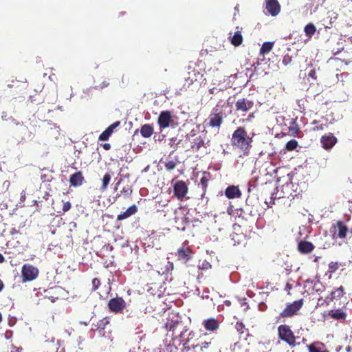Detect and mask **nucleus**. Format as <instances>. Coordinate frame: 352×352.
<instances>
[{
	"mask_svg": "<svg viewBox=\"0 0 352 352\" xmlns=\"http://www.w3.org/2000/svg\"><path fill=\"white\" fill-rule=\"evenodd\" d=\"M21 348H16V346L12 345L11 352H21Z\"/></svg>",
	"mask_w": 352,
	"mask_h": 352,
	"instance_id": "49",
	"label": "nucleus"
},
{
	"mask_svg": "<svg viewBox=\"0 0 352 352\" xmlns=\"http://www.w3.org/2000/svg\"><path fill=\"white\" fill-rule=\"evenodd\" d=\"M188 191V188L185 182L180 180L176 182L173 186L174 196L179 201L184 200Z\"/></svg>",
	"mask_w": 352,
	"mask_h": 352,
	"instance_id": "6",
	"label": "nucleus"
},
{
	"mask_svg": "<svg viewBox=\"0 0 352 352\" xmlns=\"http://www.w3.org/2000/svg\"><path fill=\"white\" fill-rule=\"evenodd\" d=\"M138 206L135 204L129 207L124 212L120 213L117 216V221H121L122 220H124L126 219L129 218L132 215H134L138 212Z\"/></svg>",
	"mask_w": 352,
	"mask_h": 352,
	"instance_id": "22",
	"label": "nucleus"
},
{
	"mask_svg": "<svg viewBox=\"0 0 352 352\" xmlns=\"http://www.w3.org/2000/svg\"><path fill=\"white\" fill-rule=\"evenodd\" d=\"M303 299L296 300L292 303H289L286 305L285 308L280 312V316L281 318H290L297 314L298 311L301 309L303 305Z\"/></svg>",
	"mask_w": 352,
	"mask_h": 352,
	"instance_id": "4",
	"label": "nucleus"
},
{
	"mask_svg": "<svg viewBox=\"0 0 352 352\" xmlns=\"http://www.w3.org/2000/svg\"><path fill=\"white\" fill-rule=\"evenodd\" d=\"M277 331L278 337L280 340L291 347L296 346V336L289 325L280 324L278 327Z\"/></svg>",
	"mask_w": 352,
	"mask_h": 352,
	"instance_id": "2",
	"label": "nucleus"
},
{
	"mask_svg": "<svg viewBox=\"0 0 352 352\" xmlns=\"http://www.w3.org/2000/svg\"><path fill=\"white\" fill-rule=\"evenodd\" d=\"M254 104V103L252 100L243 98L237 100L235 103V108L236 111L247 112L252 109Z\"/></svg>",
	"mask_w": 352,
	"mask_h": 352,
	"instance_id": "11",
	"label": "nucleus"
},
{
	"mask_svg": "<svg viewBox=\"0 0 352 352\" xmlns=\"http://www.w3.org/2000/svg\"><path fill=\"white\" fill-rule=\"evenodd\" d=\"M100 285V280L95 278L92 280V291H96Z\"/></svg>",
	"mask_w": 352,
	"mask_h": 352,
	"instance_id": "40",
	"label": "nucleus"
},
{
	"mask_svg": "<svg viewBox=\"0 0 352 352\" xmlns=\"http://www.w3.org/2000/svg\"><path fill=\"white\" fill-rule=\"evenodd\" d=\"M235 328L239 334H243L244 333L245 325L242 322H237L235 324Z\"/></svg>",
	"mask_w": 352,
	"mask_h": 352,
	"instance_id": "39",
	"label": "nucleus"
},
{
	"mask_svg": "<svg viewBox=\"0 0 352 352\" xmlns=\"http://www.w3.org/2000/svg\"><path fill=\"white\" fill-rule=\"evenodd\" d=\"M345 294L344 288L343 286H340L335 288L329 295H328L324 299V302L326 305H329L333 300L340 298Z\"/></svg>",
	"mask_w": 352,
	"mask_h": 352,
	"instance_id": "14",
	"label": "nucleus"
},
{
	"mask_svg": "<svg viewBox=\"0 0 352 352\" xmlns=\"http://www.w3.org/2000/svg\"><path fill=\"white\" fill-rule=\"evenodd\" d=\"M177 166V162L173 160H169L165 162L164 166L166 169L168 171H170L175 168Z\"/></svg>",
	"mask_w": 352,
	"mask_h": 352,
	"instance_id": "38",
	"label": "nucleus"
},
{
	"mask_svg": "<svg viewBox=\"0 0 352 352\" xmlns=\"http://www.w3.org/2000/svg\"><path fill=\"white\" fill-rule=\"evenodd\" d=\"M202 325L206 331H214L219 328V322L214 318H210L204 320Z\"/></svg>",
	"mask_w": 352,
	"mask_h": 352,
	"instance_id": "21",
	"label": "nucleus"
},
{
	"mask_svg": "<svg viewBox=\"0 0 352 352\" xmlns=\"http://www.w3.org/2000/svg\"><path fill=\"white\" fill-rule=\"evenodd\" d=\"M327 316L335 320L343 322L346 320L347 315L342 309H337L329 311Z\"/></svg>",
	"mask_w": 352,
	"mask_h": 352,
	"instance_id": "18",
	"label": "nucleus"
},
{
	"mask_svg": "<svg viewBox=\"0 0 352 352\" xmlns=\"http://www.w3.org/2000/svg\"><path fill=\"white\" fill-rule=\"evenodd\" d=\"M292 286L291 284L287 283L285 288H286V289H292Z\"/></svg>",
	"mask_w": 352,
	"mask_h": 352,
	"instance_id": "57",
	"label": "nucleus"
},
{
	"mask_svg": "<svg viewBox=\"0 0 352 352\" xmlns=\"http://www.w3.org/2000/svg\"><path fill=\"white\" fill-rule=\"evenodd\" d=\"M212 175L210 172H204L202 177L200 179V184L201 185L204 193H205L207 190L208 185L209 181L211 179Z\"/></svg>",
	"mask_w": 352,
	"mask_h": 352,
	"instance_id": "28",
	"label": "nucleus"
},
{
	"mask_svg": "<svg viewBox=\"0 0 352 352\" xmlns=\"http://www.w3.org/2000/svg\"><path fill=\"white\" fill-rule=\"evenodd\" d=\"M225 304L227 305V306H230L231 305V302L229 300H226L225 301Z\"/></svg>",
	"mask_w": 352,
	"mask_h": 352,
	"instance_id": "58",
	"label": "nucleus"
},
{
	"mask_svg": "<svg viewBox=\"0 0 352 352\" xmlns=\"http://www.w3.org/2000/svg\"><path fill=\"white\" fill-rule=\"evenodd\" d=\"M236 30L234 34L229 38L231 44L234 47L241 45L243 40L241 34L242 28L236 27Z\"/></svg>",
	"mask_w": 352,
	"mask_h": 352,
	"instance_id": "24",
	"label": "nucleus"
},
{
	"mask_svg": "<svg viewBox=\"0 0 352 352\" xmlns=\"http://www.w3.org/2000/svg\"><path fill=\"white\" fill-rule=\"evenodd\" d=\"M231 145L238 150L242 155L248 156L252 147L253 137H250L245 127H237L232 134Z\"/></svg>",
	"mask_w": 352,
	"mask_h": 352,
	"instance_id": "1",
	"label": "nucleus"
},
{
	"mask_svg": "<svg viewBox=\"0 0 352 352\" xmlns=\"http://www.w3.org/2000/svg\"><path fill=\"white\" fill-rule=\"evenodd\" d=\"M109 85V83H104L103 82V85L102 87H107Z\"/></svg>",
	"mask_w": 352,
	"mask_h": 352,
	"instance_id": "60",
	"label": "nucleus"
},
{
	"mask_svg": "<svg viewBox=\"0 0 352 352\" xmlns=\"http://www.w3.org/2000/svg\"><path fill=\"white\" fill-rule=\"evenodd\" d=\"M72 208V204L69 201L65 202L63 206V211L64 212H67Z\"/></svg>",
	"mask_w": 352,
	"mask_h": 352,
	"instance_id": "44",
	"label": "nucleus"
},
{
	"mask_svg": "<svg viewBox=\"0 0 352 352\" xmlns=\"http://www.w3.org/2000/svg\"><path fill=\"white\" fill-rule=\"evenodd\" d=\"M182 324L180 317L177 314H171L166 318V322L164 324V328L170 331L175 332V331Z\"/></svg>",
	"mask_w": 352,
	"mask_h": 352,
	"instance_id": "9",
	"label": "nucleus"
},
{
	"mask_svg": "<svg viewBox=\"0 0 352 352\" xmlns=\"http://www.w3.org/2000/svg\"><path fill=\"white\" fill-rule=\"evenodd\" d=\"M289 132L292 135H296L300 131V128L294 120H292L289 122V126H288Z\"/></svg>",
	"mask_w": 352,
	"mask_h": 352,
	"instance_id": "32",
	"label": "nucleus"
},
{
	"mask_svg": "<svg viewBox=\"0 0 352 352\" xmlns=\"http://www.w3.org/2000/svg\"><path fill=\"white\" fill-rule=\"evenodd\" d=\"M102 148L106 150V151H108L111 148V146L109 143H104L102 144Z\"/></svg>",
	"mask_w": 352,
	"mask_h": 352,
	"instance_id": "46",
	"label": "nucleus"
},
{
	"mask_svg": "<svg viewBox=\"0 0 352 352\" xmlns=\"http://www.w3.org/2000/svg\"><path fill=\"white\" fill-rule=\"evenodd\" d=\"M5 261V258L0 253V263H2Z\"/></svg>",
	"mask_w": 352,
	"mask_h": 352,
	"instance_id": "56",
	"label": "nucleus"
},
{
	"mask_svg": "<svg viewBox=\"0 0 352 352\" xmlns=\"http://www.w3.org/2000/svg\"><path fill=\"white\" fill-rule=\"evenodd\" d=\"M243 306H245V307H244L245 310L248 309V305H247V302L245 301L241 303V307H243Z\"/></svg>",
	"mask_w": 352,
	"mask_h": 352,
	"instance_id": "55",
	"label": "nucleus"
},
{
	"mask_svg": "<svg viewBox=\"0 0 352 352\" xmlns=\"http://www.w3.org/2000/svg\"><path fill=\"white\" fill-rule=\"evenodd\" d=\"M188 342H189V339L181 340V343H182V344L184 346H186L188 343Z\"/></svg>",
	"mask_w": 352,
	"mask_h": 352,
	"instance_id": "51",
	"label": "nucleus"
},
{
	"mask_svg": "<svg viewBox=\"0 0 352 352\" xmlns=\"http://www.w3.org/2000/svg\"><path fill=\"white\" fill-rule=\"evenodd\" d=\"M192 73H193L192 74H193L194 76H195V70H193V71H192Z\"/></svg>",
	"mask_w": 352,
	"mask_h": 352,
	"instance_id": "62",
	"label": "nucleus"
},
{
	"mask_svg": "<svg viewBox=\"0 0 352 352\" xmlns=\"http://www.w3.org/2000/svg\"><path fill=\"white\" fill-rule=\"evenodd\" d=\"M274 46V43L272 42H265L261 49H260V54H268L271 50H272Z\"/></svg>",
	"mask_w": 352,
	"mask_h": 352,
	"instance_id": "33",
	"label": "nucleus"
},
{
	"mask_svg": "<svg viewBox=\"0 0 352 352\" xmlns=\"http://www.w3.org/2000/svg\"><path fill=\"white\" fill-rule=\"evenodd\" d=\"M126 303L122 297H116L110 299L108 302V307L111 312L114 314H122L126 308Z\"/></svg>",
	"mask_w": 352,
	"mask_h": 352,
	"instance_id": "5",
	"label": "nucleus"
},
{
	"mask_svg": "<svg viewBox=\"0 0 352 352\" xmlns=\"http://www.w3.org/2000/svg\"><path fill=\"white\" fill-rule=\"evenodd\" d=\"M140 134L143 138H148L154 133V129L152 125L149 124H143L140 130Z\"/></svg>",
	"mask_w": 352,
	"mask_h": 352,
	"instance_id": "26",
	"label": "nucleus"
},
{
	"mask_svg": "<svg viewBox=\"0 0 352 352\" xmlns=\"http://www.w3.org/2000/svg\"><path fill=\"white\" fill-rule=\"evenodd\" d=\"M120 125V121H116L109 126L100 135L98 140L100 141L108 140L109 137L111 135L113 130Z\"/></svg>",
	"mask_w": 352,
	"mask_h": 352,
	"instance_id": "20",
	"label": "nucleus"
},
{
	"mask_svg": "<svg viewBox=\"0 0 352 352\" xmlns=\"http://www.w3.org/2000/svg\"><path fill=\"white\" fill-rule=\"evenodd\" d=\"M179 260L186 263L192 257V251L189 247L182 245L180 247L177 253Z\"/></svg>",
	"mask_w": 352,
	"mask_h": 352,
	"instance_id": "17",
	"label": "nucleus"
},
{
	"mask_svg": "<svg viewBox=\"0 0 352 352\" xmlns=\"http://www.w3.org/2000/svg\"><path fill=\"white\" fill-rule=\"evenodd\" d=\"M208 125L211 127L220 128L223 122V113L218 109H213L212 112L208 117Z\"/></svg>",
	"mask_w": 352,
	"mask_h": 352,
	"instance_id": "7",
	"label": "nucleus"
},
{
	"mask_svg": "<svg viewBox=\"0 0 352 352\" xmlns=\"http://www.w3.org/2000/svg\"><path fill=\"white\" fill-rule=\"evenodd\" d=\"M4 288V283L0 279V292L2 291V289Z\"/></svg>",
	"mask_w": 352,
	"mask_h": 352,
	"instance_id": "52",
	"label": "nucleus"
},
{
	"mask_svg": "<svg viewBox=\"0 0 352 352\" xmlns=\"http://www.w3.org/2000/svg\"><path fill=\"white\" fill-rule=\"evenodd\" d=\"M292 60V56L289 54H286L283 56L282 63L283 65H287L289 63H291Z\"/></svg>",
	"mask_w": 352,
	"mask_h": 352,
	"instance_id": "42",
	"label": "nucleus"
},
{
	"mask_svg": "<svg viewBox=\"0 0 352 352\" xmlns=\"http://www.w3.org/2000/svg\"><path fill=\"white\" fill-rule=\"evenodd\" d=\"M39 274L36 267L30 264H24L21 268V278L23 283L30 282L35 280Z\"/></svg>",
	"mask_w": 352,
	"mask_h": 352,
	"instance_id": "3",
	"label": "nucleus"
},
{
	"mask_svg": "<svg viewBox=\"0 0 352 352\" xmlns=\"http://www.w3.org/2000/svg\"><path fill=\"white\" fill-rule=\"evenodd\" d=\"M216 90H217V89L215 87H213V88L210 89L209 92L211 94H214L216 92Z\"/></svg>",
	"mask_w": 352,
	"mask_h": 352,
	"instance_id": "53",
	"label": "nucleus"
},
{
	"mask_svg": "<svg viewBox=\"0 0 352 352\" xmlns=\"http://www.w3.org/2000/svg\"><path fill=\"white\" fill-rule=\"evenodd\" d=\"M337 142V138L332 133H328L322 135L320 140L322 147L327 151L331 150Z\"/></svg>",
	"mask_w": 352,
	"mask_h": 352,
	"instance_id": "8",
	"label": "nucleus"
},
{
	"mask_svg": "<svg viewBox=\"0 0 352 352\" xmlns=\"http://www.w3.org/2000/svg\"><path fill=\"white\" fill-rule=\"evenodd\" d=\"M172 122V116L170 111H163L158 117V124L160 129H166L169 126Z\"/></svg>",
	"mask_w": 352,
	"mask_h": 352,
	"instance_id": "15",
	"label": "nucleus"
},
{
	"mask_svg": "<svg viewBox=\"0 0 352 352\" xmlns=\"http://www.w3.org/2000/svg\"><path fill=\"white\" fill-rule=\"evenodd\" d=\"M323 348L324 345L321 343H313L308 346L309 352H328Z\"/></svg>",
	"mask_w": 352,
	"mask_h": 352,
	"instance_id": "31",
	"label": "nucleus"
},
{
	"mask_svg": "<svg viewBox=\"0 0 352 352\" xmlns=\"http://www.w3.org/2000/svg\"><path fill=\"white\" fill-rule=\"evenodd\" d=\"M265 9L271 16H276L280 12V5L278 0H265Z\"/></svg>",
	"mask_w": 352,
	"mask_h": 352,
	"instance_id": "12",
	"label": "nucleus"
},
{
	"mask_svg": "<svg viewBox=\"0 0 352 352\" xmlns=\"http://www.w3.org/2000/svg\"><path fill=\"white\" fill-rule=\"evenodd\" d=\"M304 31L306 36L311 38L316 33V28L313 23H310L305 27Z\"/></svg>",
	"mask_w": 352,
	"mask_h": 352,
	"instance_id": "34",
	"label": "nucleus"
},
{
	"mask_svg": "<svg viewBox=\"0 0 352 352\" xmlns=\"http://www.w3.org/2000/svg\"><path fill=\"white\" fill-rule=\"evenodd\" d=\"M225 195L228 199L239 198L241 196V192L238 186H230L226 189Z\"/></svg>",
	"mask_w": 352,
	"mask_h": 352,
	"instance_id": "25",
	"label": "nucleus"
},
{
	"mask_svg": "<svg viewBox=\"0 0 352 352\" xmlns=\"http://www.w3.org/2000/svg\"><path fill=\"white\" fill-rule=\"evenodd\" d=\"M2 319H3L2 314H1V313L0 312V323H1V321H2Z\"/></svg>",
	"mask_w": 352,
	"mask_h": 352,
	"instance_id": "61",
	"label": "nucleus"
},
{
	"mask_svg": "<svg viewBox=\"0 0 352 352\" xmlns=\"http://www.w3.org/2000/svg\"><path fill=\"white\" fill-rule=\"evenodd\" d=\"M235 10H236L237 11H239L238 6H236V7H235Z\"/></svg>",
	"mask_w": 352,
	"mask_h": 352,
	"instance_id": "63",
	"label": "nucleus"
},
{
	"mask_svg": "<svg viewBox=\"0 0 352 352\" xmlns=\"http://www.w3.org/2000/svg\"><path fill=\"white\" fill-rule=\"evenodd\" d=\"M188 76L187 78H186V84H187L188 87H189L190 85H191L194 81H195L197 79L194 78L192 76V74L191 72H188Z\"/></svg>",
	"mask_w": 352,
	"mask_h": 352,
	"instance_id": "41",
	"label": "nucleus"
},
{
	"mask_svg": "<svg viewBox=\"0 0 352 352\" xmlns=\"http://www.w3.org/2000/svg\"><path fill=\"white\" fill-rule=\"evenodd\" d=\"M324 299L322 297H320L318 300V305H320V306H322L324 305H325V303L324 302Z\"/></svg>",
	"mask_w": 352,
	"mask_h": 352,
	"instance_id": "50",
	"label": "nucleus"
},
{
	"mask_svg": "<svg viewBox=\"0 0 352 352\" xmlns=\"http://www.w3.org/2000/svg\"><path fill=\"white\" fill-rule=\"evenodd\" d=\"M254 118V113H250L248 117V120H250L251 119Z\"/></svg>",
	"mask_w": 352,
	"mask_h": 352,
	"instance_id": "54",
	"label": "nucleus"
},
{
	"mask_svg": "<svg viewBox=\"0 0 352 352\" xmlns=\"http://www.w3.org/2000/svg\"><path fill=\"white\" fill-rule=\"evenodd\" d=\"M298 146V142L296 140H291L288 141L285 145V148L287 151H292L295 150Z\"/></svg>",
	"mask_w": 352,
	"mask_h": 352,
	"instance_id": "37",
	"label": "nucleus"
},
{
	"mask_svg": "<svg viewBox=\"0 0 352 352\" xmlns=\"http://www.w3.org/2000/svg\"><path fill=\"white\" fill-rule=\"evenodd\" d=\"M340 264L338 262H330L328 265V273L330 274V276L332 274L335 273L340 267Z\"/></svg>",
	"mask_w": 352,
	"mask_h": 352,
	"instance_id": "36",
	"label": "nucleus"
},
{
	"mask_svg": "<svg viewBox=\"0 0 352 352\" xmlns=\"http://www.w3.org/2000/svg\"><path fill=\"white\" fill-rule=\"evenodd\" d=\"M315 248L314 245L309 241H300L298 243L297 249L298 252L302 254H307L311 253Z\"/></svg>",
	"mask_w": 352,
	"mask_h": 352,
	"instance_id": "19",
	"label": "nucleus"
},
{
	"mask_svg": "<svg viewBox=\"0 0 352 352\" xmlns=\"http://www.w3.org/2000/svg\"><path fill=\"white\" fill-rule=\"evenodd\" d=\"M188 330V328L185 326L184 327L182 331H181L180 334L178 336L179 338H182L184 335V333ZM177 338V336H175V335H173L172 336V340L174 341L175 340H176Z\"/></svg>",
	"mask_w": 352,
	"mask_h": 352,
	"instance_id": "43",
	"label": "nucleus"
},
{
	"mask_svg": "<svg viewBox=\"0 0 352 352\" xmlns=\"http://www.w3.org/2000/svg\"><path fill=\"white\" fill-rule=\"evenodd\" d=\"M109 324V318L108 317L103 318L96 322L91 324V331L98 332L100 336H104V331Z\"/></svg>",
	"mask_w": 352,
	"mask_h": 352,
	"instance_id": "10",
	"label": "nucleus"
},
{
	"mask_svg": "<svg viewBox=\"0 0 352 352\" xmlns=\"http://www.w3.org/2000/svg\"><path fill=\"white\" fill-rule=\"evenodd\" d=\"M25 198H26V193H25V190H23L21 192V196H20V200L21 201H24L25 200Z\"/></svg>",
	"mask_w": 352,
	"mask_h": 352,
	"instance_id": "47",
	"label": "nucleus"
},
{
	"mask_svg": "<svg viewBox=\"0 0 352 352\" xmlns=\"http://www.w3.org/2000/svg\"><path fill=\"white\" fill-rule=\"evenodd\" d=\"M305 284V287L311 286V290L318 294H321L325 290V286L318 278L315 280L307 279Z\"/></svg>",
	"mask_w": 352,
	"mask_h": 352,
	"instance_id": "16",
	"label": "nucleus"
},
{
	"mask_svg": "<svg viewBox=\"0 0 352 352\" xmlns=\"http://www.w3.org/2000/svg\"><path fill=\"white\" fill-rule=\"evenodd\" d=\"M337 228H338V237L344 239L348 231L347 227L342 222L338 221L337 223Z\"/></svg>",
	"mask_w": 352,
	"mask_h": 352,
	"instance_id": "29",
	"label": "nucleus"
},
{
	"mask_svg": "<svg viewBox=\"0 0 352 352\" xmlns=\"http://www.w3.org/2000/svg\"><path fill=\"white\" fill-rule=\"evenodd\" d=\"M111 175L109 173H106L102 179V186L100 189L102 190H105L107 188V186L111 181Z\"/></svg>",
	"mask_w": 352,
	"mask_h": 352,
	"instance_id": "35",
	"label": "nucleus"
},
{
	"mask_svg": "<svg viewBox=\"0 0 352 352\" xmlns=\"http://www.w3.org/2000/svg\"><path fill=\"white\" fill-rule=\"evenodd\" d=\"M85 178L81 171L76 172L72 174L69 178V184L71 186L78 187L81 186L84 182Z\"/></svg>",
	"mask_w": 352,
	"mask_h": 352,
	"instance_id": "23",
	"label": "nucleus"
},
{
	"mask_svg": "<svg viewBox=\"0 0 352 352\" xmlns=\"http://www.w3.org/2000/svg\"><path fill=\"white\" fill-rule=\"evenodd\" d=\"M211 345L212 343L210 341H205L201 343L192 345V349L194 350V352H206L210 348Z\"/></svg>",
	"mask_w": 352,
	"mask_h": 352,
	"instance_id": "27",
	"label": "nucleus"
},
{
	"mask_svg": "<svg viewBox=\"0 0 352 352\" xmlns=\"http://www.w3.org/2000/svg\"><path fill=\"white\" fill-rule=\"evenodd\" d=\"M168 347H174L175 350H177V347L176 346H172L170 344H168Z\"/></svg>",
	"mask_w": 352,
	"mask_h": 352,
	"instance_id": "59",
	"label": "nucleus"
},
{
	"mask_svg": "<svg viewBox=\"0 0 352 352\" xmlns=\"http://www.w3.org/2000/svg\"><path fill=\"white\" fill-rule=\"evenodd\" d=\"M190 148L192 151H198L201 147L207 148L208 143L204 141V138L193 134L191 135Z\"/></svg>",
	"mask_w": 352,
	"mask_h": 352,
	"instance_id": "13",
	"label": "nucleus"
},
{
	"mask_svg": "<svg viewBox=\"0 0 352 352\" xmlns=\"http://www.w3.org/2000/svg\"><path fill=\"white\" fill-rule=\"evenodd\" d=\"M308 76L316 80L317 78V76H316V71L315 69H311L309 74H308Z\"/></svg>",
	"mask_w": 352,
	"mask_h": 352,
	"instance_id": "45",
	"label": "nucleus"
},
{
	"mask_svg": "<svg viewBox=\"0 0 352 352\" xmlns=\"http://www.w3.org/2000/svg\"><path fill=\"white\" fill-rule=\"evenodd\" d=\"M46 297L48 298V299L50 300L52 302H54L58 298V297H54L52 296H46Z\"/></svg>",
	"mask_w": 352,
	"mask_h": 352,
	"instance_id": "48",
	"label": "nucleus"
},
{
	"mask_svg": "<svg viewBox=\"0 0 352 352\" xmlns=\"http://www.w3.org/2000/svg\"><path fill=\"white\" fill-rule=\"evenodd\" d=\"M311 124L313 125L312 130L314 131H323L328 126L327 122H320V121L316 120H314Z\"/></svg>",
	"mask_w": 352,
	"mask_h": 352,
	"instance_id": "30",
	"label": "nucleus"
}]
</instances>
